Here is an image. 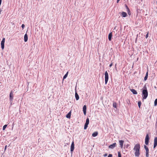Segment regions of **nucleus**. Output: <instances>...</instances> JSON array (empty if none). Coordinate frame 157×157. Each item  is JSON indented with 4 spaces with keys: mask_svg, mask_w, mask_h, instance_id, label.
Segmentation results:
<instances>
[{
    "mask_svg": "<svg viewBox=\"0 0 157 157\" xmlns=\"http://www.w3.org/2000/svg\"><path fill=\"white\" fill-rule=\"evenodd\" d=\"M25 25L24 24H22V25H21V27L22 28H23V29H24V28L25 27Z\"/></svg>",
    "mask_w": 157,
    "mask_h": 157,
    "instance_id": "obj_33",
    "label": "nucleus"
},
{
    "mask_svg": "<svg viewBox=\"0 0 157 157\" xmlns=\"http://www.w3.org/2000/svg\"><path fill=\"white\" fill-rule=\"evenodd\" d=\"M138 105L139 107V108H140V107L141 105V102L140 101H139L138 102Z\"/></svg>",
    "mask_w": 157,
    "mask_h": 157,
    "instance_id": "obj_26",
    "label": "nucleus"
},
{
    "mask_svg": "<svg viewBox=\"0 0 157 157\" xmlns=\"http://www.w3.org/2000/svg\"><path fill=\"white\" fill-rule=\"evenodd\" d=\"M120 1V0H117V3H118Z\"/></svg>",
    "mask_w": 157,
    "mask_h": 157,
    "instance_id": "obj_38",
    "label": "nucleus"
},
{
    "mask_svg": "<svg viewBox=\"0 0 157 157\" xmlns=\"http://www.w3.org/2000/svg\"><path fill=\"white\" fill-rule=\"evenodd\" d=\"M130 90L134 94H137V91L135 89H132Z\"/></svg>",
    "mask_w": 157,
    "mask_h": 157,
    "instance_id": "obj_12",
    "label": "nucleus"
},
{
    "mask_svg": "<svg viewBox=\"0 0 157 157\" xmlns=\"http://www.w3.org/2000/svg\"><path fill=\"white\" fill-rule=\"evenodd\" d=\"M24 41L26 42L28 40V36L26 34H25L24 36Z\"/></svg>",
    "mask_w": 157,
    "mask_h": 157,
    "instance_id": "obj_17",
    "label": "nucleus"
},
{
    "mask_svg": "<svg viewBox=\"0 0 157 157\" xmlns=\"http://www.w3.org/2000/svg\"><path fill=\"white\" fill-rule=\"evenodd\" d=\"M149 137L148 136V134H147L146 135L145 138V144L147 145L148 144L149 142Z\"/></svg>",
    "mask_w": 157,
    "mask_h": 157,
    "instance_id": "obj_4",
    "label": "nucleus"
},
{
    "mask_svg": "<svg viewBox=\"0 0 157 157\" xmlns=\"http://www.w3.org/2000/svg\"><path fill=\"white\" fill-rule=\"evenodd\" d=\"M112 33H110L108 35V39L109 41H111L112 37Z\"/></svg>",
    "mask_w": 157,
    "mask_h": 157,
    "instance_id": "obj_14",
    "label": "nucleus"
},
{
    "mask_svg": "<svg viewBox=\"0 0 157 157\" xmlns=\"http://www.w3.org/2000/svg\"><path fill=\"white\" fill-rule=\"evenodd\" d=\"M107 154H105L104 155V157H106V156H107Z\"/></svg>",
    "mask_w": 157,
    "mask_h": 157,
    "instance_id": "obj_36",
    "label": "nucleus"
},
{
    "mask_svg": "<svg viewBox=\"0 0 157 157\" xmlns=\"http://www.w3.org/2000/svg\"><path fill=\"white\" fill-rule=\"evenodd\" d=\"M144 89L143 90L142 92L143 98V99H146L148 96V92L146 85L144 86Z\"/></svg>",
    "mask_w": 157,
    "mask_h": 157,
    "instance_id": "obj_2",
    "label": "nucleus"
},
{
    "mask_svg": "<svg viewBox=\"0 0 157 157\" xmlns=\"http://www.w3.org/2000/svg\"><path fill=\"white\" fill-rule=\"evenodd\" d=\"M126 7L127 8V9H128V11H129V8H128V6H126Z\"/></svg>",
    "mask_w": 157,
    "mask_h": 157,
    "instance_id": "obj_37",
    "label": "nucleus"
},
{
    "mask_svg": "<svg viewBox=\"0 0 157 157\" xmlns=\"http://www.w3.org/2000/svg\"><path fill=\"white\" fill-rule=\"evenodd\" d=\"M140 146L139 144H136L134 147L133 150L135 151V155L136 157H138L140 155Z\"/></svg>",
    "mask_w": 157,
    "mask_h": 157,
    "instance_id": "obj_1",
    "label": "nucleus"
},
{
    "mask_svg": "<svg viewBox=\"0 0 157 157\" xmlns=\"http://www.w3.org/2000/svg\"><path fill=\"white\" fill-rule=\"evenodd\" d=\"M116 143H113L111 145H110L109 146V148L110 149H113L116 146Z\"/></svg>",
    "mask_w": 157,
    "mask_h": 157,
    "instance_id": "obj_8",
    "label": "nucleus"
},
{
    "mask_svg": "<svg viewBox=\"0 0 157 157\" xmlns=\"http://www.w3.org/2000/svg\"><path fill=\"white\" fill-rule=\"evenodd\" d=\"M75 98L76 100H78L79 99V96L77 92L75 93Z\"/></svg>",
    "mask_w": 157,
    "mask_h": 157,
    "instance_id": "obj_16",
    "label": "nucleus"
},
{
    "mask_svg": "<svg viewBox=\"0 0 157 157\" xmlns=\"http://www.w3.org/2000/svg\"><path fill=\"white\" fill-rule=\"evenodd\" d=\"M146 150V157H148L149 156V149L148 148L145 150Z\"/></svg>",
    "mask_w": 157,
    "mask_h": 157,
    "instance_id": "obj_15",
    "label": "nucleus"
},
{
    "mask_svg": "<svg viewBox=\"0 0 157 157\" xmlns=\"http://www.w3.org/2000/svg\"><path fill=\"white\" fill-rule=\"evenodd\" d=\"M13 99V92L11 91L10 94V101L12 102V101Z\"/></svg>",
    "mask_w": 157,
    "mask_h": 157,
    "instance_id": "obj_6",
    "label": "nucleus"
},
{
    "mask_svg": "<svg viewBox=\"0 0 157 157\" xmlns=\"http://www.w3.org/2000/svg\"><path fill=\"white\" fill-rule=\"evenodd\" d=\"M68 74V72H67V73L63 77V79H65L67 77Z\"/></svg>",
    "mask_w": 157,
    "mask_h": 157,
    "instance_id": "obj_23",
    "label": "nucleus"
},
{
    "mask_svg": "<svg viewBox=\"0 0 157 157\" xmlns=\"http://www.w3.org/2000/svg\"><path fill=\"white\" fill-rule=\"evenodd\" d=\"M147 77H148V72H147L146 73L145 76L144 78V80L145 81H146L147 79Z\"/></svg>",
    "mask_w": 157,
    "mask_h": 157,
    "instance_id": "obj_21",
    "label": "nucleus"
},
{
    "mask_svg": "<svg viewBox=\"0 0 157 157\" xmlns=\"http://www.w3.org/2000/svg\"><path fill=\"white\" fill-rule=\"evenodd\" d=\"M88 124H89L88 123L86 122L84 126V129H86L87 128Z\"/></svg>",
    "mask_w": 157,
    "mask_h": 157,
    "instance_id": "obj_20",
    "label": "nucleus"
},
{
    "mask_svg": "<svg viewBox=\"0 0 157 157\" xmlns=\"http://www.w3.org/2000/svg\"><path fill=\"white\" fill-rule=\"evenodd\" d=\"M74 149V142L73 141L71 143V152L73 151Z\"/></svg>",
    "mask_w": 157,
    "mask_h": 157,
    "instance_id": "obj_10",
    "label": "nucleus"
},
{
    "mask_svg": "<svg viewBox=\"0 0 157 157\" xmlns=\"http://www.w3.org/2000/svg\"><path fill=\"white\" fill-rule=\"evenodd\" d=\"M119 145L121 149H122L123 147V144L124 143V141L123 140H121L119 141Z\"/></svg>",
    "mask_w": 157,
    "mask_h": 157,
    "instance_id": "obj_7",
    "label": "nucleus"
},
{
    "mask_svg": "<svg viewBox=\"0 0 157 157\" xmlns=\"http://www.w3.org/2000/svg\"><path fill=\"white\" fill-rule=\"evenodd\" d=\"M6 148H7V146H6L5 147V148H4V151H5L6 149Z\"/></svg>",
    "mask_w": 157,
    "mask_h": 157,
    "instance_id": "obj_35",
    "label": "nucleus"
},
{
    "mask_svg": "<svg viewBox=\"0 0 157 157\" xmlns=\"http://www.w3.org/2000/svg\"><path fill=\"white\" fill-rule=\"evenodd\" d=\"M7 126V125H6V124L3 127V130H5Z\"/></svg>",
    "mask_w": 157,
    "mask_h": 157,
    "instance_id": "obj_27",
    "label": "nucleus"
},
{
    "mask_svg": "<svg viewBox=\"0 0 157 157\" xmlns=\"http://www.w3.org/2000/svg\"><path fill=\"white\" fill-rule=\"evenodd\" d=\"M129 146H130V145L129 144H125L124 145V148H127Z\"/></svg>",
    "mask_w": 157,
    "mask_h": 157,
    "instance_id": "obj_22",
    "label": "nucleus"
},
{
    "mask_svg": "<svg viewBox=\"0 0 157 157\" xmlns=\"http://www.w3.org/2000/svg\"><path fill=\"white\" fill-rule=\"evenodd\" d=\"M144 147L145 150H146L148 148V147L146 145H144Z\"/></svg>",
    "mask_w": 157,
    "mask_h": 157,
    "instance_id": "obj_30",
    "label": "nucleus"
},
{
    "mask_svg": "<svg viewBox=\"0 0 157 157\" xmlns=\"http://www.w3.org/2000/svg\"><path fill=\"white\" fill-rule=\"evenodd\" d=\"M116 65H117V64H116L115 65V67H116Z\"/></svg>",
    "mask_w": 157,
    "mask_h": 157,
    "instance_id": "obj_39",
    "label": "nucleus"
},
{
    "mask_svg": "<svg viewBox=\"0 0 157 157\" xmlns=\"http://www.w3.org/2000/svg\"><path fill=\"white\" fill-rule=\"evenodd\" d=\"M113 106L115 108H117V104L116 102H113Z\"/></svg>",
    "mask_w": 157,
    "mask_h": 157,
    "instance_id": "obj_24",
    "label": "nucleus"
},
{
    "mask_svg": "<svg viewBox=\"0 0 157 157\" xmlns=\"http://www.w3.org/2000/svg\"><path fill=\"white\" fill-rule=\"evenodd\" d=\"M157 145V137L155 138L154 139V148H155Z\"/></svg>",
    "mask_w": 157,
    "mask_h": 157,
    "instance_id": "obj_9",
    "label": "nucleus"
},
{
    "mask_svg": "<svg viewBox=\"0 0 157 157\" xmlns=\"http://www.w3.org/2000/svg\"><path fill=\"white\" fill-rule=\"evenodd\" d=\"M83 111V113L84 115H86V105H84L83 107L82 108Z\"/></svg>",
    "mask_w": 157,
    "mask_h": 157,
    "instance_id": "obj_11",
    "label": "nucleus"
},
{
    "mask_svg": "<svg viewBox=\"0 0 157 157\" xmlns=\"http://www.w3.org/2000/svg\"><path fill=\"white\" fill-rule=\"evenodd\" d=\"M98 135V132H94L92 134V136L95 137L97 136Z\"/></svg>",
    "mask_w": 157,
    "mask_h": 157,
    "instance_id": "obj_18",
    "label": "nucleus"
},
{
    "mask_svg": "<svg viewBox=\"0 0 157 157\" xmlns=\"http://www.w3.org/2000/svg\"><path fill=\"white\" fill-rule=\"evenodd\" d=\"M118 157H121V152H118Z\"/></svg>",
    "mask_w": 157,
    "mask_h": 157,
    "instance_id": "obj_28",
    "label": "nucleus"
},
{
    "mask_svg": "<svg viewBox=\"0 0 157 157\" xmlns=\"http://www.w3.org/2000/svg\"><path fill=\"white\" fill-rule=\"evenodd\" d=\"M5 42V38H3L1 42V48L3 50L4 48V43Z\"/></svg>",
    "mask_w": 157,
    "mask_h": 157,
    "instance_id": "obj_5",
    "label": "nucleus"
},
{
    "mask_svg": "<svg viewBox=\"0 0 157 157\" xmlns=\"http://www.w3.org/2000/svg\"><path fill=\"white\" fill-rule=\"evenodd\" d=\"M157 105V98L155 99L154 101V105L156 106Z\"/></svg>",
    "mask_w": 157,
    "mask_h": 157,
    "instance_id": "obj_25",
    "label": "nucleus"
},
{
    "mask_svg": "<svg viewBox=\"0 0 157 157\" xmlns=\"http://www.w3.org/2000/svg\"><path fill=\"white\" fill-rule=\"evenodd\" d=\"M113 64V63H111V64L109 65V67H111L112 66Z\"/></svg>",
    "mask_w": 157,
    "mask_h": 157,
    "instance_id": "obj_34",
    "label": "nucleus"
},
{
    "mask_svg": "<svg viewBox=\"0 0 157 157\" xmlns=\"http://www.w3.org/2000/svg\"><path fill=\"white\" fill-rule=\"evenodd\" d=\"M107 157H112V155L111 154H109Z\"/></svg>",
    "mask_w": 157,
    "mask_h": 157,
    "instance_id": "obj_31",
    "label": "nucleus"
},
{
    "mask_svg": "<svg viewBox=\"0 0 157 157\" xmlns=\"http://www.w3.org/2000/svg\"><path fill=\"white\" fill-rule=\"evenodd\" d=\"M71 115V111L66 115V117L67 118H70Z\"/></svg>",
    "mask_w": 157,
    "mask_h": 157,
    "instance_id": "obj_13",
    "label": "nucleus"
},
{
    "mask_svg": "<svg viewBox=\"0 0 157 157\" xmlns=\"http://www.w3.org/2000/svg\"><path fill=\"white\" fill-rule=\"evenodd\" d=\"M122 15L123 17H125L127 16L126 13L123 12L122 13Z\"/></svg>",
    "mask_w": 157,
    "mask_h": 157,
    "instance_id": "obj_19",
    "label": "nucleus"
},
{
    "mask_svg": "<svg viewBox=\"0 0 157 157\" xmlns=\"http://www.w3.org/2000/svg\"><path fill=\"white\" fill-rule=\"evenodd\" d=\"M109 79V75L107 72L106 71L105 72V82L106 84Z\"/></svg>",
    "mask_w": 157,
    "mask_h": 157,
    "instance_id": "obj_3",
    "label": "nucleus"
},
{
    "mask_svg": "<svg viewBox=\"0 0 157 157\" xmlns=\"http://www.w3.org/2000/svg\"><path fill=\"white\" fill-rule=\"evenodd\" d=\"M148 32L147 33V34L146 35V38H147L148 37Z\"/></svg>",
    "mask_w": 157,
    "mask_h": 157,
    "instance_id": "obj_32",
    "label": "nucleus"
},
{
    "mask_svg": "<svg viewBox=\"0 0 157 157\" xmlns=\"http://www.w3.org/2000/svg\"><path fill=\"white\" fill-rule=\"evenodd\" d=\"M86 122L89 124V119L88 118H87L86 119Z\"/></svg>",
    "mask_w": 157,
    "mask_h": 157,
    "instance_id": "obj_29",
    "label": "nucleus"
}]
</instances>
